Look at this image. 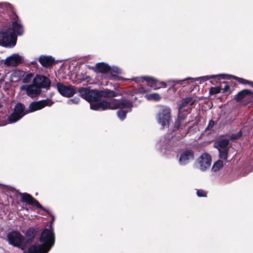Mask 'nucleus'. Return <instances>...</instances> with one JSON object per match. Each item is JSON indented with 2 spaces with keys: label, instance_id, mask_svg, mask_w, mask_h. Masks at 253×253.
Here are the masks:
<instances>
[{
  "label": "nucleus",
  "instance_id": "obj_34",
  "mask_svg": "<svg viewBox=\"0 0 253 253\" xmlns=\"http://www.w3.org/2000/svg\"><path fill=\"white\" fill-rule=\"evenodd\" d=\"M227 88H228V86H226L225 88V91L227 90Z\"/></svg>",
  "mask_w": 253,
  "mask_h": 253
},
{
  "label": "nucleus",
  "instance_id": "obj_31",
  "mask_svg": "<svg viewBox=\"0 0 253 253\" xmlns=\"http://www.w3.org/2000/svg\"><path fill=\"white\" fill-rule=\"evenodd\" d=\"M79 102V98H74L68 100L69 104H77Z\"/></svg>",
  "mask_w": 253,
  "mask_h": 253
},
{
  "label": "nucleus",
  "instance_id": "obj_20",
  "mask_svg": "<svg viewBox=\"0 0 253 253\" xmlns=\"http://www.w3.org/2000/svg\"><path fill=\"white\" fill-rule=\"evenodd\" d=\"M225 76H226L224 74H219L217 75H211V76H202L200 77H198L197 78H188L187 79H184V80L181 81L182 82H184L187 80H191L192 82L194 81H199L200 83L204 82L206 81H208L210 79H212L215 77H221L222 79H225Z\"/></svg>",
  "mask_w": 253,
  "mask_h": 253
},
{
  "label": "nucleus",
  "instance_id": "obj_33",
  "mask_svg": "<svg viewBox=\"0 0 253 253\" xmlns=\"http://www.w3.org/2000/svg\"><path fill=\"white\" fill-rule=\"evenodd\" d=\"M214 125V122L212 120H211L209 122L208 126L206 128L207 129H210Z\"/></svg>",
  "mask_w": 253,
  "mask_h": 253
},
{
  "label": "nucleus",
  "instance_id": "obj_1",
  "mask_svg": "<svg viewBox=\"0 0 253 253\" xmlns=\"http://www.w3.org/2000/svg\"><path fill=\"white\" fill-rule=\"evenodd\" d=\"M136 99L134 97V99ZM133 98L129 97V99H122L117 100L115 99H110L109 101H103L98 103H91V109L95 111L116 110L121 109L118 112V116L121 120H124L126 114L131 111L134 106L132 104Z\"/></svg>",
  "mask_w": 253,
  "mask_h": 253
},
{
  "label": "nucleus",
  "instance_id": "obj_7",
  "mask_svg": "<svg viewBox=\"0 0 253 253\" xmlns=\"http://www.w3.org/2000/svg\"><path fill=\"white\" fill-rule=\"evenodd\" d=\"M24 75V72L18 70L14 71L10 76L7 74L1 75L0 74V88L3 87L4 89H8L12 83L18 82Z\"/></svg>",
  "mask_w": 253,
  "mask_h": 253
},
{
  "label": "nucleus",
  "instance_id": "obj_5",
  "mask_svg": "<svg viewBox=\"0 0 253 253\" xmlns=\"http://www.w3.org/2000/svg\"><path fill=\"white\" fill-rule=\"evenodd\" d=\"M35 235L34 230L30 229L27 232L26 239L19 232L14 231L7 235V239L10 244L24 250L27 244L33 240Z\"/></svg>",
  "mask_w": 253,
  "mask_h": 253
},
{
  "label": "nucleus",
  "instance_id": "obj_25",
  "mask_svg": "<svg viewBox=\"0 0 253 253\" xmlns=\"http://www.w3.org/2000/svg\"><path fill=\"white\" fill-rule=\"evenodd\" d=\"M223 166V162L220 160H218L214 163L212 167V170L213 171H217L219 170Z\"/></svg>",
  "mask_w": 253,
  "mask_h": 253
},
{
  "label": "nucleus",
  "instance_id": "obj_10",
  "mask_svg": "<svg viewBox=\"0 0 253 253\" xmlns=\"http://www.w3.org/2000/svg\"><path fill=\"white\" fill-rule=\"evenodd\" d=\"M157 120L163 128L168 126L170 120V109L167 107L162 108L157 115Z\"/></svg>",
  "mask_w": 253,
  "mask_h": 253
},
{
  "label": "nucleus",
  "instance_id": "obj_8",
  "mask_svg": "<svg viewBox=\"0 0 253 253\" xmlns=\"http://www.w3.org/2000/svg\"><path fill=\"white\" fill-rule=\"evenodd\" d=\"M17 37L12 33L11 29L5 32L0 31V45L5 47H13L16 43Z\"/></svg>",
  "mask_w": 253,
  "mask_h": 253
},
{
  "label": "nucleus",
  "instance_id": "obj_29",
  "mask_svg": "<svg viewBox=\"0 0 253 253\" xmlns=\"http://www.w3.org/2000/svg\"><path fill=\"white\" fill-rule=\"evenodd\" d=\"M248 95L246 98V100L248 102H253V92L250 90H248L247 92Z\"/></svg>",
  "mask_w": 253,
  "mask_h": 253
},
{
  "label": "nucleus",
  "instance_id": "obj_3",
  "mask_svg": "<svg viewBox=\"0 0 253 253\" xmlns=\"http://www.w3.org/2000/svg\"><path fill=\"white\" fill-rule=\"evenodd\" d=\"M40 241L42 244L32 245L24 253H47L55 243V234L51 226L49 229L46 228L42 231Z\"/></svg>",
  "mask_w": 253,
  "mask_h": 253
},
{
  "label": "nucleus",
  "instance_id": "obj_13",
  "mask_svg": "<svg viewBox=\"0 0 253 253\" xmlns=\"http://www.w3.org/2000/svg\"><path fill=\"white\" fill-rule=\"evenodd\" d=\"M21 90L26 91L27 95L31 98H34L38 96L41 93L39 86H37L33 83L30 85H23L20 87Z\"/></svg>",
  "mask_w": 253,
  "mask_h": 253
},
{
  "label": "nucleus",
  "instance_id": "obj_4",
  "mask_svg": "<svg viewBox=\"0 0 253 253\" xmlns=\"http://www.w3.org/2000/svg\"><path fill=\"white\" fill-rule=\"evenodd\" d=\"M80 95L84 99L90 102V107L91 108V103H98L103 100L98 102L100 100L102 97H112L116 96V93L110 90L98 91L96 90H91L87 88H81L78 90ZM109 99L105 101H109Z\"/></svg>",
  "mask_w": 253,
  "mask_h": 253
},
{
  "label": "nucleus",
  "instance_id": "obj_26",
  "mask_svg": "<svg viewBox=\"0 0 253 253\" xmlns=\"http://www.w3.org/2000/svg\"><path fill=\"white\" fill-rule=\"evenodd\" d=\"M22 82L23 83H29L33 78V74L32 73H29L27 74H25L24 76L22 77Z\"/></svg>",
  "mask_w": 253,
  "mask_h": 253
},
{
  "label": "nucleus",
  "instance_id": "obj_11",
  "mask_svg": "<svg viewBox=\"0 0 253 253\" xmlns=\"http://www.w3.org/2000/svg\"><path fill=\"white\" fill-rule=\"evenodd\" d=\"M211 158L207 153L203 154L197 160L196 165L202 171H205L211 166Z\"/></svg>",
  "mask_w": 253,
  "mask_h": 253
},
{
  "label": "nucleus",
  "instance_id": "obj_9",
  "mask_svg": "<svg viewBox=\"0 0 253 253\" xmlns=\"http://www.w3.org/2000/svg\"><path fill=\"white\" fill-rule=\"evenodd\" d=\"M192 101V98L191 97H187L184 99L182 101L179 108V116L175 123L174 124V128L176 129H182L184 128L188 123L189 122L185 121V115H182L181 112L182 108L188 104H190L191 105H192L193 103L191 102Z\"/></svg>",
  "mask_w": 253,
  "mask_h": 253
},
{
  "label": "nucleus",
  "instance_id": "obj_23",
  "mask_svg": "<svg viewBox=\"0 0 253 253\" xmlns=\"http://www.w3.org/2000/svg\"><path fill=\"white\" fill-rule=\"evenodd\" d=\"M248 89H244L239 92L238 94L236 95L235 98L237 101L241 100L242 99H245L246 100V98L248 95L247 92Z\"/></svg>",
  "mask_w": 253,
  "mask_h": 253
},
{
  "label": "nucleus",
  "instance_id": "obj_15",
  "mask_svg": "<svg viewBox=\"0 0 253 253\" xmlns=\"http://www.w3.org/2000/svg\"><path fill=\"white\" fill-rule=\"evenodd\" d=\"M56 86L59 92L65 97H71L76 92V90L72 86H67L60 83H58Z\"/></svg>",
  "mask_w": 253,
  "mask_h": 253
},
{
  "label": "nucleus",
  "instance_id": "obj_28",
  "mask_svg": "<svg viewBox=\"0 0 253 253\" xmlns=\"http://www.w3.org/2000/svg\"><path fill=\"white\" fill-rule=\"evenodd\" d=\"M221 91V88L219 87H212L210 89V94L213 95L219 93Z\"/></svg>",
  "mask_w": 253,
  "mask_h": 253
},
{
  "label": "nucleus",
  "instance_id": "obj_27",
  "mask_svg": "<svg viewBox=\"0 0 253 253\" xmlns=\"http://www.w3.org/2000/svg\"><path fill=\"white\" fill-rule=\"evenodd\" d=\"M234 78L238 82H239L241 84H248L253 87V82L248 81L245 79H243L242 78H240L238 77H234Z\"/></svg>",
  "mask_w": 253,
  "mask_h": 253
},
{
  "label": "nucleus",
  "instance_id": "obj_22",
  "mask_svg": "<svg viewBox=\"0 0 253 253\" xmlns=\"http://www.w3.org/2000/svg\"><path fill=\"white\" fill-rule=\"evenodd\" d=\"M40 63L44 67L50 66L54 62V59L50 56H42L39 58Z\"/></svg>",
  "mask_w": 253,
  "mask_h": 253
},
{
  "label": "nucleus",
  "instance_id": "obj_6",
  "mask_svg": "<svg viewBox=\"0 0 253 253\" xmlns=\"http://www.w3.org/2000/svg\"><path fill=\"white\" fill-rule=\"evenodd\" d=\"M135 81L140 84L141 87L137 90L130 91L128 93V96L133 97V94L135 93H144L149 91V89L145 88L143 87V85L147 84L148 86L151 87L154 89H157L161 87H165L167 85L165 83L160 82L156 79L150 77H144L140 78H136L134 79Z\"/></svg>",
  "mask_w": 253,
  "mask_h": 253
},
{
  "label": "nucleus",
  "instance_id": "obj_18",
  "mask_svg": "<svg viewBox=\"0 0 253 253\" xmlns=\"http://www.w3.org/2000/svg\"><path fill=\"white\" fill-rule=\"evenodd\" d=\"M20 196L22 202H26L28 204L34 205L38 208L43 210V208L40 205L39 202L34 199L30 194L27 193H22L20 194Z\"/></svg>",
  "mask_w": 253,
  "mask_h": 253
},
{
  "label": "nucleus",
  "instance_id": "obj_32",
  "mask_svg": "<svg viewBox=\"0 0 253 253\" xmlns=\"http://www.w3.org/2000/svg\"><path fill=\"white\" fill-rule=\"evenodd\" d=\"M241 136L242 133L241 131H239L237 134H233L231 138L234 139H236L239 138Z\"/></svg>",
  "mask_w": 253,
  "mask_h": 253
},
{
  "label": "nucleus",
  "instance_id": "obj_2",
  "mask_svg": "<svg viewBox=\"0 0 253 253\" xmlns=\"http://www.w3.org/2000/svg\"><path fill=\"white\" fill-rule=\"evenodd\" d=\"M53 103L49 99L34 101L30 103L28 111L25 110V106L23 104L18 103L14 107V112L8 118V123L10 124L15 123L27 113L41 110L45 106H50Z\"/></svg>",
  "mask_w": 253,
  "mask_h": 253
},
{
  "label": "nucleus",
  "instance_id": "obj_17",
  "mask_svg": "<svg viewBox=\"0 0 253 253\" xmlns=\"http://www.w3.org/2000/svg\"><path fill=\"white\" fill-rule=\"evenodd\" d=\"M33 83L37 86H39L40 89L42 87L46 88L49 86L50 81L48 78L42 76H37L33 79Z\"/></svg>",
  "mask_w": 253,
  "mask_h": 253
},
{
  "label": "nucleus",
  "instance_id": "obj_12",
  "mask_svg": "<svg viewBox=\"0 0 253 253\" xmlns=\"http://www.w3.org/2000/svg\"><path fill=\"white\" fill-rule=\"evenodd\" d=\"M228 144L229 140L227 139L219 140L215 143V147L218 149L219 157L221 159L225 160L227 158Z\"/></svg>",
  "mask_w": 253,
  "mask_h": 253
},
{
  "label": "nucleus",
  "instance_id": "obj_30",
  "mask_svg": "<svg viewBox=\"0 0 253 253\" xmlns=\"http://www.w3.org/2000/svg\"><path fill=\"white\" fill-rule=\"evenodd\" d=\"M197 195L199 197H203L207 196V193L205 191L202 190H198L197 191Z\"/></svg>",
  "mask_w": 253,
  "mask_h": 253
},
{
  "label": "nucleus",
  "instance_id": "obj_14",
  "mask_svg": "<svg viewBox=\"0 0 253 253\" xmlns=\"http://www.w3.org/2000/svg\"><path fill=\"white\" fill-rule=\"evenodd\" d=\"M23 62V57L18 54H13L7 57L4 64L6 66L15 67Z\"/></svg>",
  "mask_w": 253,
  "mask_h": 253
},
{
  "label": "nucleus",
  "instance_id": "obj_24",
  "mask_svg": "<svg viewBox=\"0 0 253 253\" xmlns=\"http://www.w3.org/2000/svg\"><path fill=\"white\" fill-rule=\"evenodd\" d=\"M145 97L148 100L158 101L160 99V96L157 93L147 94Z\"/></svg>",
  "mask_w": 253,
  "mask_h": 253
},
{
  "label": "nucleus",
  "instance_id": "obj_21",
  "mask_svg": "<svg viewBox=\"0 0 253 253\" xmlns=\"http://www.w3.org/2000/svg\"><path fill=\"white\" fill-rule=\"evenodd\" d=\"M12 27V29H10L11 32L12 33L14 34L16 36V34L19 36L23 34L24 31L23 28L18 19H15V21L13 22Z\"/></svg>",
  "mask_w": 253,
  "mask_h": 253
},
{
  "label": "nucleus",
  "instance_id": "obj_19",
  "mask_svg": "<svg viewBox=\"0 0 253 253\" xmlns=\"http://www.w3.org/2000/svg\"><path fill=\"white\" fill-rule=\"evenodd\" d=\"M194 158V154L191 150L184 151L180 155L179 163L181 165H185Z\"/></svg>",
  "mask_w": 253,
  "mask_h": 253
},
{
  "label": "nucleus",
  "instance_id": "obj_16",
  "mask_svg": "<svg viewBox=\"0 0 253 253\" xmlns=\"http://www.w3.org/2000/svg\"><path fill=\"white\" fill-rule=\"evenodd\" d=\"M96 67L98 71L101 73H107L108 72H114L116 73L120 72V69L117 67L111 68L108 65L103 62L98 63L96 64Z\"/></svg>",
  "mask_w": 253,
  "mask_h": 253
}]
</instances>
